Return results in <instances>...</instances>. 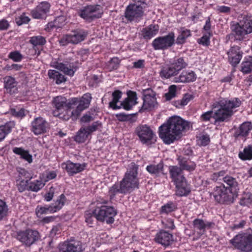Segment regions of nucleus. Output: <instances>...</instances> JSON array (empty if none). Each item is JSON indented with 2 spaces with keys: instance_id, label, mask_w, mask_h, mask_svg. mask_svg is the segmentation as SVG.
I'll return each instance as SVG.
<instances>
[{
  "instance_id": "obj_54",
  "label": "nucleus",
  "mask_w": 252,
  "mask_h": 252,
  "mask_svg": "<svg viewBox=\"0 0 252 252\" xmlns=\"http://www.w3.org/2000/svg\"><path fill=\"white\" fill-rule=\"evenodd\" d=\"M30 18L23 14L19 17L16 18V23L18 26H20L23 24L27 23L30 21Z\"/></svg>"
},
{
  "instance_id": "obj_8",
  "label": "nucleus",
  "mask_w": 252,
  "mask_h": 252,
  "mask_svg": "<svg viewBox=\"0 0 252 252\" xmlns=\"http://www.w3.org/2000/svg\"><path fill=\"white\" fill-rule=\"evenodd\" d=\"M65 197L62 194L54 203L45 206L38 205L35 209V213L38 218L44 214H53L60 211L64 206Z\"/></svg>"
},
{
  "instance_id": "obj_28",
  "label": "nucleus",
  "mask_w": 252,
  "mask_h": 252,
  "mask_svg": "<svg viewBox=\"0 0 252 252\" xmlns=\"http://www.w3.org/2000/svg\"><path fill=\"white\" fill-rule=\"evenodd\" d=\"M252 129V125L251 122L243 123L238 128V129L235 132V136L238 137H246L247 136L250 131Z\"/></svg>"
},
{
  "instance_id": "obj_11",
  "label": "nucleus",
  "mask_w": 252,
  "mask_h": 252,
  "mask_svg": "<svg viewBox=\"0 0 252 252\" xmlns=\"http://www.w3.org/2000/svg\"><path fill=\"white\" fill-rule=\"evenodd\" d=\"M175 34L173 32L167 35L156 38L152 42V46L155 50H165L171 47L174 43Z\"/></svg>"
},
{
  "instance_id": "obj_9",
  "label": "nucleus",
  "mask_w": 252,
  "mask_h": 252,
  "mask_svg": "<svg viewBox=\"0 0 252 252\" xmlns=\"http://www.w3.org/2000/svg\"><path fill=\"white\" fill-rule=\"evenodd\" d=\"M144 7L145 3L143 2L130 4L126 9L125 17L130 21L141 17L143 15Z\"/></svg>"
},
{
  "instance_id": "obj_14",
  "label": "nucleus",
  "mask_w": 252,
  "mask_h": 252,
  "mask_svg": "<svg viewBox=\"0 0 252 252\" xmlns=\"http://www.w3.org/2000/svg\"><path fill=\"white\" fill-rule=\"evenodd\" d=\"M136 132L144 144H150L156 140L153 130L147 125H141L137 127Z\"/></svg>"
},
{
  "instance_id": "obj_52",
  "label": "nucleus",
  "mask_w": 252,
  "mask_h": 252,
  "mask_svg": "<svg viewBox=\"0 0 252 252\" xmlns=\"http://www.w3.org/2000/svg\"><path fill=\"white\" fill-rule=\"evenodd\" d=\"M54 194L53 190H45L44 192L42 193V196L45 201L47 202L50 201Z\"/></svg>"
},
{
  "instance_id": "obj_37",
  "label": "nucleus",
  "mask_w": 252,
  "mask_h": 252,
  "mask_svg": "<svg viewBox=\"0 0 252 252\" xmlns=\"http://www.w3.org/2000/svg\"><path fill=\"white\" fill-rule=\"evenodd\" d=\"M18 184L20 186L19 189H40L44 186V184L39 181H37L36 183H32L28 188L27 187L28 180H22Z\"/></svg>"
},
{
  "instance_id": "obj_35",
  "label": "nucleus",
  "mask_w": 252,
  "mask_h": 252,
  "mask_svg": "<svg viewBox=\"0 0 252 252\" xmlns=\"http://www.w3.org/2000/svg\"><path fill=\"white\" fill-rule=\"evenodd\" d=\"M13 152L15 154L20 155L21 158L27 161L29 163H31L32 161V156L29 154L28 151L25 150L24 149L15 147L13 149Z\"/></svg>"
},
{
  "instance_id": "obj_42",
  "label": "nucleus",
  "mask_w": 252,
  "mask_h": 252,
  "mask_svg": "<svg viewBox=\"0 0 252 252\" xmlns=\"http://www.w3.org/2000/svg\"><path fill=\"white\" fill-rule=\"evenodd\" d=\"M171 65L179 73L180 71L187 66L188 63L184 58L181 57L175 59Z\"/></svg>"
},
{
  "instance_id": "obj_32",
  "label": "nucleus",
  "mask_w": 252,
  "mask_h": 252,
  "mask_svg": "<svg viewBox=\"0 0 252 252\" xmlns=\"http://www.w3.org/2000/svg\"><path fill=\"white\" fill-rule=\"evenodd\" d=\"M15 126V123L9 121L4 125L0 126V142L3 140L6 135L10 133Z\"/></svg>"
},
{
  "instance_id": "obj_15",
  "label": "nucleus",
  "mask_w": 252,
  "mask_h": 252,
  "mask_svg": "<svg viewBox=\"0 0 252 252\" xmlns=\"http://www.w3.org/2000/svg\"><path fill=\"white\" fill-rule=\"evenodd\" d=\"M59 252H82V243L74 239H68L61 243L58 246Z\"/></svg>"
},
{
  "instance_id": "obj_41",
  "label": "nucleus",
  "mask_w": 252,
  "mask_h": 252,
  "mask_svg": "<svg viewBox=\"0 0 252 252\" xmlns=\"http://www.w3.org/2000/svg\"><path fill=\"white\" fill-rule=\"evenodd\" d=\"M163 168V164L160 162L157 165L151 164L147 166L146 170L150 174L157 176L159 173L162 172Z\"/></svg>"
},
{
  "instance_id": "obj_58",
  "label": "nucleus",
  "mask_w": 252,
  "mask_h": 252,
  "mask_svg": "<svg viewBox=\"0 0 252 252\" xmlns=\"http://www.w3.org/2000/svg\"><path fill=\"white\" fill-rule=\"evenodd\" d=\"M191 99V96L189 94H186L183 98L180 100V104L182 106L186 105Z\"/></svg>"
},
{
  "instance_id": "obj_62",
  "label": "nucleus",
  "mask_w": 252,
  "mask_h": 252,
  "mask_svg": "<svg viewBox=\"0 0 252 252\" xmlns=\"http://www.w3.org/2000/svg\"><path fill=\"white\" fill-rule=\"evenodd\" d=\"M190 193V190H176L175 194L179 197L186 196Z\"/></svg>"
},
{
  "instance_id": "obj_51",
  "label": "nucleus",
  "mask_w": 252,
  "mask_h": 252,
  "mask_svg": "<svg viewBox=\"0 0 252 252\" xmlns=\"http://www.w3.org/2000/svg\"><path fill=\"white\" fill-rule=\"evenodd\" d=\"M7 210L5 203L0 199V220L6 215Z\"/></svg>"
},
{
  "instance_id": "obj_33",
  "label": "nucleus",
  "mask_w": 252,
  "mask_h": 252,
  "mask_svg": "<svg viewBox=\"0 0 252 252\" xmlns=\"http://www.w3.org/2000/svg\"><path fill=\"white\" fill-rule=\"evenodd\" d=\"M90 135L86 126H82L77 132L75 136L74 140L78 143H83Z\"/></svg>"
},
{
  "instance_id": "obj_25",
  "label": "nucleus",
  "mask_w": 252,
  "mask_h": 252,
  "mask_svg": "<svg viewBox=\"0 0 252 252\" xmlns=\"http://www.w3.org/2000/svg\"><path fill=\"white\" fill-rule=\"evenodd\" d=\"M196 79V76L194 72L191 71L190 72L183 71L177 77L174 79L176 83H189L194 81Z\"/></svg>"
},
{
  "instance_id": "obj_26",
  "label": "nucleus",
  "mask_w": 252,
  "mask_h": 252,
  "mask_svg": "<svg viewBox=\"0 0 252 252\" xmlns=\"http://www.w3.org/2000/svg\"><path fill=\"white\" fill-rule=\"evenodd\" d=\"M193 224L195 229L199 231L198 232V234L202 235L205 232V229L211 227L213 223L211 222L204 221L201 219H196L193 220Z\"/></svg>"
},
{
  "instance_id": "obj_17",
  "label": "nucleus",
  "mask_w": 252,
  "mask_h": 252,
  "mask_svg": "<svg viewBox=\"0 0 252 252\" xmlns=\"http://www.w3.org/2000/svg\"><path fill=\"white\" fill-rule=\"evenodd\" d=\"M51 66L70 76H73L77 70V67L74 65V63L68 61H64L63 63L52 62Z\"/></svg>"
},
{
  "instance_id": "obj_21",
  "label": "nucleus",
  "mask_w": 252,
  "mask_h": 252,
  "mask_svg": "<svg viewBox=\"0 0 252 252\" xmlns=\"http://www.w3.org/2000/svg\"><path fill=\"white\" fill-rule=\"evenodd\" d=\"M227 55L228 61L233 66L239 63L242 57V53L238 46L231 47L227 52Z\"/></svg>"
},
{
  "instance_id": "obj_22",
  "label": "nucleus",
  "mask_w": 252,
  "mask_h": 252,
  "mask_svg": "<svg viewBox=\"0 0 252 252\" xmlns=\"http://www.w3.org/2000/svg\"><path fill=\"white\" fill-rule=\"evenodd\" d=\"M155 241L162 246L166 247L172 244L173 241V236L169 232L162 230L156 235Z\"/></svg>"
},
{
  "instance_id": "obj_61",
  "label": "nucleus",
  "mask_w": 252,
  "mask_h": 252,
  "mask_svg": "<svg viewBox=\"0 0 252 252\" xmlns=\"http://www.w3.org/2000/svg\"><path fill=\"white\" fill-rule=\"evenodd\" d=\"M93 120V117L88 114H86L81 118V121L84 123H89Z\"/></svg>"
},
{
  "instance_id": "obj_31",
  "label": "nucleus",
  "mask_w": 252,
  "mask_h": 252,
  "mask_svg": "<svg viewBox=\"0 0 252 252\" xmlns=\"http://www.w3.org/2000/svg\"><path fill=\"white\" fill-rule=\"evenodd\" d=\"M66 99L62 96H58L54 99V103L57 110L60 111L63 109H70L71 108L68 107V102L66 103Z\"/></svg>"
},
{
  "instance_id": "obj_38",
  "label": "nucleus",
  "mask_w": 252,
  "mask_h": 252,
  "mask_svg": "<svg viewBox=\"0 0 252 252\" xmlns=\"http://www.w3.org/2000/svg\"><path fill=\"white\" fill-rule=\"evenodd\" d=\"M191 35L190 31L184 28H181L179 35L176 39L177 44H183L186 42L187 38Z\"/></svg>"
},
{
  "instance_id": "obj_63",
  "label": "nucleus",
  "mask_w": 252,
  "mask_h": 252,
  "mask_svg": "<svg viewBox=\"0 0 252 252\" xmlns=\"http://www.w3.org/2000/svg\"><path fill=\"white\" fill-rule=\"evenodd\" d=\"M217 10L221 13H228L230 12V8L226 6H218Z\"/></svg>"
},
{
  "instance_id": "obj_47",
  "label": "nucleus",
  "mask_w": 252,
  "mask_h": 252,
  "mask_svg": "<svg viewBox=\"0 0 252 252\" xmlns=\"http://www.w3.org/2000/svg\"><path fill=\"white\" fill-rule=\"evenodd\" d=\"M10 114L17 118H22L24 117L26 114H25V110L23 108H21L20 110H16L15 109H10Z\"/></svg>"
},
{
  "instance_id": "obj_30",
  "label": "nucleus",
  "mask_w": 252,
  "mask_h": 252,
  "mask_svg": "<svg viewBox=\"0 0 252 252\" xmlns=\"http://www.w3.org/2000/svg\"><path fill=\"white\" fill-rule=\"evenodd\" d=\"M159 30L158 26L156 25H151L144 29L142 32L145 39H150L157 34Z\"/></svg>"
},
{
  "instance_id": "obj_10",
  "label": "nucleus",
  "mask_w": 252,
  "mask_h": 252,
  "mask_svg": "<svg viewBox=\"0 0 252 252\" xmlns=\"http://www.w3.org/2000/svg\"><path fill=\"white\" fill-rule=\"evenodd\" d=\"M169 173L170 177L174 182L177 189H186L187 183L183 175V170L177 166H170L169 167Z\"/></svg>"
},
{
  "instance_id": "obj_20",
  "label": "nucleus",
  "mask_w": 252,
  "mask_h": 252,
  "mask_svg": "<svg viewBox=\"0 0 252 252\" xmlns=\"http://www.w3.org/2000/svg\"><path fill=\"white\" fill-rule=\"evenodd\" d=\"M31 125V130L35 135L46 132L48 127V123L41 117L35 118Z\"/></svg>"
},
{
  "instance_id": "obj_4",
  "label": "nucleus",
  "mask_w": 252,
  "mask_h": 252,
  "mask_svg": "<svg viewBox=\"0 0 252 252\" xmlns=\"http://www.w3.org/2000/svg\"><path fill=\"white\" fill-rule=\"evenodd\" d=\"M230 29L235 38L242 40L246 35L252 32V19L244 17L239 22H233Z\"/></svg>"
},
{
  "instance_id": "obj_16",
  "label": "nucleus",
  "mask_w": 252,
  "mask_h": 252,
  "mask_svg": "<svg viewBox=\"0 0 252 252\" xmlns=\"http://www.w3.org/2000/svg\"><path fill=\"white\" fill-rule=\"evenodd\" d=\"M158 105L155 93L151 90H147L145 92L143 105L139 110V112L151 110L157 107Z\"/></svg>"
},
{
  "instance_id": "obj_12",
  "label": "nucleus",
  "mask_w": 252,
  "mask_h": 252,
  "mask_svg": "<svg viewBox=\"0 0 252 252\" xmlns=\"http://www.w3.org/2000/svg\"><path fill=\"white\" fill-rule=\"evenodd\" d=\"M15 237L22 243L30 246L39 239V235L36 230L28 229L17 231Z\"/></svg>"
},
{
  "instance_id": "obj_6",
  "label": "nucleus",
  "mask_w": 252,
  "mask_h": 252,
  "mask_svg": "<svg viewBox=\"0 0 252 252\" xmlns=\"http://www.w3.org/2000/svg\"><path fill=\"white\" fill-rule=\"evenodd\" d=\"M138 166L132 162L129 165V169L126 173L125 176L121 182L120 189H130L139 188L137 176Z\"/></svg>"
},
{
  "instance_id": "obj_48",
  "label": "nucleus",
  "mask_w": 252,
  "mask_h": 252,
  "mask_svg": "<svg viewBox=\"0 0 252 252\" xmlns=\"http://www.w3.org/2000/svg\"><path fill=\"white\" fill-rule=\"evenodd\" d=\"M8 58L14 62H20L23 58V56L17 51L11 52L8 55Z\"/></svg>"
},
{
  "instance_id": "obj_23",
  "label": "nucleus",
  "mask_w": 252,
  "mask_h": 252,
  "mask_svg": "<svg viewBox=\"0 0 252 252\" xmlns=\"http://www.w3.org/2000/svg\"><path fill=\"white\" fill-rule=\"evenodd\" d=\"M62 167L64 168L70 175L80 172L85 168V164L80 163H74L70 161L62 164Z\"/></svg>"
},
{
  "instance_id": "obj_27",
  "label": "nucleus",
  "mask_w": 252,
  "mask_h": 252,
  "mask_svg": "<svg viewBox=\"0 0 252 252\" xmlns=\"http://www.w3.org/2000/svg\"><path fill=\"white\" fill-rule=\"evenodd\" d=\"M4 88L6 89L7 93L9 94H14L17 91L16 85L17 82L15 79L10 76H7L3 78Z\"/></svg>"
},
{
  "instance_id": "obj_39",
  "label": "nucleus",
  "mask_w": 252,
  "mask_h": 252,
  "mask_svg": "<svg viewBox=\"0 0 252 252\" xmlns=\"http://www.w3.org/2000/svg\"><path fill=\"white\" fill-rule=\"evenodd\" d=\"M122 92L120 91H115L112 93V100L109 102V107L114 110L118 109L121 108V106L117 105V102H119V99L121 98Z\"/></svg>"
},
{
  "instance_id": "obj_45",
  "label": "nucleus",
  "mask_w": 252,
  "mask_h": 252,
  "mask_svg": "<svg viewBox=\"0 0 252 252\" xmlns=\"http://www.w3.org/2000/svg\"><path fill=\"white\" fill-rule=\"evenodd\" d=\"M176 209V205L172 202H168L162 206L161 212L167 214L174 211Z\"/></svg>"
},
{
  "instance_id": "obj_55",
  "label": "nucleus",
  "mask_w": 252,
  "mask_h": 252,
  "mask_svg": "<svg viewBox=\"0 0 252 252\" xmlns=\"http://www.w3.org/2000/svg\"><path fill=\"white\" fill-rule=\"evenodd\" d=\"M120 61L118 58H112L109 62V67L111 69H116L119 65Z\"/></svg>"
},
{
  "instance_id": "obj_1",
  "label": "nucleus",
  "mask_w": 252,
  "mask_h": 252,
  "mask_svg": "<svg viewBox=\"0 0 252 252\" xmlns=\"http://www.w3.org/2000/svg\"><path fill=\"white\" fill-rule=\"evenodd\" d=\"M189 123L178 116L169 119L159 127V136L164 143L170 144L180 137L182 133L189 128Z\"/></svg>"
},
{
  "instance_id": "obj_5",
  "label": "nucleus",
  "mask_w": 252,
  "mask_h": 252,
  "mask_svg": "<svg viewBox=\"0 0 252 252\" xmlns=\"http://www.w3.org/2000/svg\"><path fill=\"white\" fill-rule=\"evenodd\" d=\"M91 99V94L87 93L84 94L80 99L75 97L69 100L68 102V107L69 108L72 109L76 106V108L71 112L67 110V112L70 113L71 114L70 118L72 120H77L81 112L89 107Z\"/></svg>"
},
{
  "instance_id": "obj_49",
  "label": "nucleus",
  "mask_w": 252,
  "mask_h": 252,
  "mask_svg": "<svg viewBox=\"0 0 252 252\" xmlns=\"http://www.w3.org/2000/svg\"><path fill=\"white\" fill-rule=\"evenodd\" d=\"M176 92V86L171 85L169 88L168 93L165 94V96L167 100H169L175 96Z\"/></svg>"
},
{
  "instance_id": "obj_3",
  "label": "nucleus",
  "mask_w": 252,
  "mask_h": 252,
  "mask_svg": "<svg viewBox=\"0 0 252 252\" xmlns=\"http://www.w3.org/2000/svg\"><path fill=\"white\" fill-rule=\"evenodd\" d=\"M103 205L97 206L93 211L94 218L100 221H105L107 224L113 223L114 217L117 214L116 210L112 206L105 205L108 203L107 200L99 201Z\"/></svg>"
},
{
  "instance_id": "obj_2",
  "label": "nucleus",
  "mask_w": 252,
  "mask_h": 252,
  "mask_svg": "<svg viewBox=\"0 0 252 252\" xmlns=\"http://www.w3.org/2000/svg\"><path fill=\"white\" fill-rule=\"evenodd\" d=\"M220 108L215 111L213 116V111H209L202 114L200 116L202 121H210L212 117L215 119V122L228 121L233 114L232 109L239 107L241 105V101L238 98L231 100H222L219 103Z\"/></svg>"
},
{
  "instance_id": "obj_24",
  "label": "nucleus",
  "mask_w": 252,
  "mask_h": 252,
  "mask_svg": "<svg viewBox=\"0 0 252 252\" xmlns=\"http://www.w3.org/2000/svg\"><path fill=\"white\" fill-rule=\"evenodd\" d=\"M137 95L134 92L129 91L127 92V97L121 103L120 106L123 107L125 110H129L132 106L136 104Z\"/></svg>"
},
{
  "instance_id": "obj_18",
  "label": "nucleus",
  "mask_w": 252,
  "mask_h": 252,
  "mask_svg": "<svg viewBox=\"0 0 252 252\" xmlns=\"http://www.w3.org/2000/svg\"><path fill=\"white\" fill-rule=\"evenodd\" d=\"M50 4L46 1L40 2L34 9L31 11V15L34 19H44L50 11Z\"/></svg>"
},
{
  "instance_id": "obj_64",
  "label": "nucleus",
  "mask_w": 252,
  "mask_h": 252,
  "mask_svg": "<svg viewBox=\"0 0 252 252\" xmlns=\"http://www.w3.org/2000/svg\"><path fill=\"white\" fill-rule=\"evenodd\" d=\"M93 217H94L93 212L92 213L87 212L85 214L86 221L88 224H92L93 223Z\"/></svg>"
},
{
  "instance_id": "obj_34",
  "label": "nucleus",
  "mask_w": 252,
  "mask_h": 252,
  "mask_svg": "<svg viewBox=\"0 0 252 252\" xmlns=\"http://www.w3.org/2000/svg\"><path fill=\"white\" fill-rule=\"evenodd\" d=\"M48 75L50 79L55 80L57 84H60L66 81V78L63 75L55 70H49Z\"/></svg>"
},
{
  "instance_id": "obj_44",
  "label": "nucleus",
  "mask_w": 252,
  "mask_h": 252,
  "mask_svg": "<svg viewBox=\"0 0 252 252\" xmlns=\"http://www.w3.org/2000/svg\"><path fill=\"white\" fill-rule=\"evenodd\" d=\"M241 71L245 74L249 73L252 71V58L242 63Z\"/></svg>"
},
{
  "instance_id": "obj_60",
  "label": "nucleus",
  "mask_w": 252,
  "mask_h": 252,
  "mask_svg": "<svg viewBox=\"0 0 252 252\" xmlns=\"http://www.w3.org/2000/svg\"><path fill=\"white\" fill-rule=\"evenodd\" d=\"M200 140L202 146H206L209 143L210 138L208 135H203L200 138Z\"/></svg>"
},
{
  "instance_id": "obj_13",
  "label": "nucleus",
  "mask_w": 252,
  "mask_h": 252,
  "mask_svg": "<svg viewBox=\"0 0 252 252\" xmlns=\"http://www.w3.org/2000/svg\"><path fill=\"white\" fill-rule=\"evenodd\" d=\"M99 5H89L85 7L78 12L79 15L84 19L92 21L101 17L102 12Z\"/></svg>"
},
{
  "instance_id": "obj_29",
  "label": "nucleus",
  "mask_w": 252,
  "mask_h": 252,
  "mask_svg": "<svg viewBox=\"0 0 252 252\" xmlns=\"http://www.w3.org/2000/svg\"><path fill=\"white\" fill-rule=\"evenodd\" d=\"M178 160L180 165L179 167L181 168L182 170H186L188 171H191L195 169V164L194 162H191L187 158L179 157L178 158Z\"/></svg>"
},
{
  "instance_id": "obj_36",
  "label": "nucleus",
  "mask_w": 252,
  "mask_h": 252,
  "mask_svg": "<svg viewBox=\"0 0 252 252\" xmlns=\"http://www.w3.org/2000/svg\"><path fill=\"white\" fill-rule=\"evenodd\" d=\"M178 73V72L171 64L169 67L162 68L160 71V75L161 77L169 78L171 76L177 75Z\"/></svg>"
},
{
  "instance_id": "obj_40",
  "label": "nucleus",
  "mask_w": 252,
  "mask_h": 252,
  "mask_svg": "<svg viewBox=\"0 0 252 252\" xmlns=\"http://www.w3.org/2000/svg\"><path fill=\"white\" fill-rule=\"evenodd\" d=\"M239 157L243 160H251L252 159V145L246 147L243 152L239 153Z\"/></svg>"
},
{
  "instance_id": "obj_50",
  "label": "nucleus",
  "mask_w": 252,
  "mask_h": 252,
  "mask_svg": "<svg viewBox=\"0 0 252 252\" xmlns=\"http://www.w3.org/2000/svg\"><path fill=\"white\" fill-rule=\"evenodd\" d=\"M252 202V194L249 191H244L241 199V204H247Z\"/></svg>"
},
{
  "instance_id": "obj_53",
  "label": "nucleus",
  "mask_w": 252,
  "mask_h": 252,
  "mask_svg": "<svg viewBox=\"0 0 252 252\" xmlns=\"http://www.w3.org/2000/svg\"><path fill=\"white\" fill-rule=\"evenodd\" d=\"M101 124L98 121L94 122L92 125L86 126L88 131L91 134L93 132L96 131L99 127H101Z\"/></svg>"
},
{
  "instance_id": "obj_19",
  "label": "nucleus",
  "mask_w": 252,
  "mask_h": 252,
  "mask_svg": "<svg viewBox=\"0 0 252 252\" xmlns=\"http://www.w3.org/2000/svg\"><path fill=\"white\" fill-rule=\"evenodd\" d=\"M236 190H215L214 197L218 203L223 204L231 201L234 197Z\"/></svg>"
},
{
  "instance_id": "obj_7",
  "label": "nucleus",
  "mask_w": 252,
  "mask_h": 252,
  "mask_svg": "<svg viewBox=\"0 0 252 252\" xmlns=\"http://www.w3.org/2000/svg\"><path fill=\"white\" fill-rule=\"evenodd\" d=\"M88 34L87 31L82 29H76L72 30L70 33L64 35L59 42L63 46H65L69 43L77 44L84 41Z\"/></svg>"
},
{
  "instance_id": "obj_46",
  "label": "nucleus",
  "mask_w": 252,
  "mask_h": 252,
  "mask_svg": "<svg viewBox=\"0 0 252 252\" xmlns=\"http://www.w3.org/2000/svg\"><path fill=\"white\" fill-rule=\"evenodd\" d=\"M223 181L230 188H235L238 186V183L236 179L231 176H225L223 178Z\"/></svg>"
},
{
  "instance_id": "obj_56",
  "label": "nucleus",
  "mask_w": 252,
  "mask_h": 252,
  "mask_svg": "<svg viewBox=\"0 0 252 252\" xmlns=\"http://www.w3.org/2000/svg\"><path fill=\"white\" fill-rule=\"evenodd\" d=\"M54 20L57 28H61L65 24V18L63 16H58Z\"/></svg>"
},
{
  "instance_id": "obj_59",
  "label": "nucleus",
  "mask_w": 252,
  "mask_h": 252,
  "mask_svg": "<svg viewBox=\"0 0 252 252\" xmlns=\"http://www.w3.org/2000/svg\"><path fill=\"white\" fill-rule=\"evenodd\" d=\"M116 117L120 121H126L130 119V115H126L124 113H120L116 115Z\"/></svg>"
},
{
  "instance_id": "obj_43",
  "label": "nucleus",
  "mask_w": 252,
  "mask_h": 252,
  "mask_svg": "<svg viewBox=\"0 0 252 252\" xmlns=\"http://www.w3.org/2000/svg\"><path fill=\"white\" fill-rule=\"evenodd\" d=\"M45 38L41 36H34L31 37L30 42L33 46L43 45L46 43Z\"/></svg>"
},
{
  "instance_id": "obj_57",
  "label": "nucleus",
  "mask_w": 252,
  "mask_h": 252,
  "mask_svg": "<svg viewBox=\"0 0 252 252\" xmlns=\"http://www.w3.org/2000/svg\"><path fill=\"white\" fill-rule=\"evenodd\" d=\"M198 43L205 46H208L210 44L209 36L207 35L203 36L199 39Z\"/></svg>"
}]
</instances>
